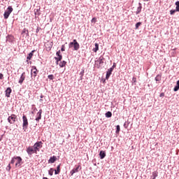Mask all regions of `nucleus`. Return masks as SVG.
<instances>
[{"instance_id":"nucleus-1","label":"nucleus","mask_w":179,"mask_h":179,"mask_svg":"<svg viewBox=\"0 0 179 179\" xmlns=\"http://www.w3.org/2000/svg\"><path fill=\"white\" fill-rule=\"evenodd\" d=\"M10 164H15L16 169L23 164V159L18 156H14L10 162Z\"/></svg>"},{"instance_id":"nucleus-2","label":"nucleus","mask_w":179,"mask_h":179,"mask_svg":"<svg viewBox=\"0 0 179 179\" xmlns=\"http://www.w3.org/2000/svg\"><path fill=\"white\" fill-rule=\"evenodd\" d=\"M103 64H106V58H104V53L101 55L96 60H95V68L100 69L103 66Z\"/></svg>"},{"instance_id":"nucleus-3","label":"nucleus","mask_w":179,"mask_h":179,"mask_svg":"<svg viewBox=\"0 0 179 179\" xmlns=\"http://www.w3.org/2000/svg\"><path fill=\"white\" fill-rule=\"evenodd\" d=\"M73 48L74 51H78L79 48H80V45H79V43H78V41L76 39H73V42H71L69 44V48Z\"/></svg>"},{"instance_id":"nucleus-4","label":"nucleus","mask_w":179,"mask_h":179,"mask_svg":"<svg viewBox=\"0 0 179 179\" xmlns=\"http://www.w3.org/2000/svg\"><path fill=\"white\" fill-rule=\"evenodd\" d=\"M26 152L27 153V155L29 156V157H31L33 156V155H37V151L34 148V145L33 146H28L27 148Z\"/></svg>"},{"instance_id":"nucleus-5","label":"nucleus","mask_w":179,"mask_h":179,"mask_svg":"<svg viewBox=\"0 0 179 179\" xmlns=\"http://www.w3.org/2000/svg\"><path fill=\"white\" fill-rule=\"evenodd\" d=\"M31 79H36L37 77V75H38V69H37V67L36 66H31Z\"/></svg>"},{"instance_id":"nucleus-6","label":"nucleus","mask_w":179,"mask_h":179,"mask_svg":"<svg viewBox=\"0 0 179 179\" xmlns=\"http://www.w3.org/2000/svg\"><path fill=\"white\" fill-rule=\"evenodd\" d=\"M29 128V120L25 115L22 116V129L26 132V130Z\"/></svg>"},{"instance_id":"nucleus-7","label":"nucleus","mask_w":179,"mask_h":179,"mask_svg":"<svg viewBox=\"0 0 179 179\" xmlns=\"http://www.w3.org/2000/svg\"><path fill=\"white\" fill-rule=\"evenodd\" d=\"M12 12H13V8H12V6H9L4 12V19H8L9 16H10V13H12Z\"/></svg>"},{"instance_id":"nucleus-8","label":"nucleus","mask_w":179,"mask_h":179,"mask_svg":"<svg viewBox=\"0 0 179 179\" xmlns=\"http://www.w3.org/2000/svg\"><path fill=\"white\" fill-rule=\"evenodd\" d=\"M16 120H17V116L15 114H12L8 116L7 121L9 124H15V122H16Z\"/></svg>"},{"instance_id":"nucleus-9","label":"nucleus","mask_w":179,"mask_h":179,"mask_svg":"<svg viewBox=\"0 0 179 179\" xmlns=\"http://www.w3.org/2000/svg\"><path fill=\"white\" fill-rule=\"evenodd\" d=\"M82 170V166L80 165H75L74 168L70 171L71 176H73L75 173H79Z\"/></svg>"},{"instance_id":"nucleus-10","label":"nucleus","mask_w":179,"mask_h":179,"mask_svg":"<svg viewBox=\"0 0 179 179\" xmlns=\"http://www.w3.org/2000/svg\"><path fill=\"white\" fill-rule=\"evenodd\" d=\"M57 57H55V59L56 61V64L58 65V62H61L62 60V55H61V50H58L56 52Z\"/></svg>"},{"instance_id":"nucleus-11","label":"nucleus","mask_w":179,"mask_h":179,"mask_svg":"<svg viewBox=\"0 0 179 179\" xmlns=\"http://www.w3.org/2000/svg\"><path fill=\"white\" fill-rule=\"evenodd\" d=\"M57 57H55V59L56 61V64L58 65V62H61L62 60V55H61V50H58L56 52Z\"/></svg>"},{"instance_id":"nucleus-12","label":"nucleus","mask_w":179,"mask_h":179,"mask_svg":"<svg viewBox=\"0 0 179 179\" xmlns=\"http://www.w3.org/2000/svg\"><path fill=\"white\" fill-rule=\"evenodd\" d=\"M6 43H10L11 44H13L15 43V36L12 34H8L6 37Z\"/></svg>"},{"instance_id":"nucleus-13","label":"nucleus","mask_w":179,"mask_h":179,"mask_svg":"<svg viewBox=\"0 0 179 179\" xmlns=\"http://www.w3.org/2000/svg\"><path fill=\"white\" fill-rule=\"evenodd\" d=\"M34 148H35V150L37 152H40V149L43 148V142L42 141H37L34 143Z\"/></svg>"},{"instance_id":"nucleus-14","label":"nucleus","mask_w":179,"mask_h":179,"mask_svg":"<svg viewBox=\"0 0 179 179\" xmlns=\"http://www.w3.org/2000/svg\"><path fill=\"white\" fill-rule=\"evenodd\" d=\"M24 79H26V73L23 72L21 74V76L20 78V80L18 81V83H20V85H23V82H24Z\"/></svg>"},{"instance_id":"nucleus-15","label":"nucleus","mask_w":179,"mask_h":179,"mask_svg":"<svg viewBox=\"0 0 179 179\" xmlns=\"http://www.w3.org/2000/svg\"><path fill=\"white\" fill-rule=\"evenodd\" d=\"M41 114H43V109H40L36 113V117L35 120L37 122H40V120H41Z\"/></svg>"},{"instance_id":"nucleus-16","label":"nucleus","mask_w":179,"mask_h":179,"mask_svg":"<svg viewBox=\"0 0 179 179\" xmlns=\"http://www.w3.org/2000/svg\"><path fill=\"white\" fill-rule=\"evenodd\" d=\"M34 52H36V50H32L29 54L27 56V62L29 64V61H31V58H33V55H34Z\"/></svg>"},{"instance_id":"nucleus-17","label":"nucleus","mask_w":179,"mask_h":179,"mask_svg":"<svg viewBox=\"0 0 179 179\" xmlns=\"http://www.w3.org/2000/svg\"><path fill=\"white\" fill-rule=\"evenodd\" d=\"M52 45H54V43L52 42H48L45 47L47 49L48 51H51V48H52Z\"/></svg>"},{"instance_id":"nucleus-18","label":"nucleus","mask_w":179,"mask_h":179,"mask_svg":"<svg viewBox=\"0 0 179 179\" xmlns=\"http://www.w3.org/2000/svg\"><path fill=\"white\" fill-rule=\"evenodd\" d=\"M113 71H114V70L111 68L108 69V71L106 72V79H107V80L110 79V76H111V74L113 73Z\"/></svg>"},{"instance_id":"nucleus-19","label":"nucleus","mask_w":179,"mask_h":179,"mask_svg":"<svg viewBox=\"0 0 179 179\" xmlns=\"http://www.w3.org/2000/svg\"><path fill=\"white\" fill-rule=\"evenodd\" d=\"M10 93H12V88L8 87L5 91L6 97H10Z\"/></svg>"},{"instance_id":"nucleus-20","label":"nucleus","mask_w":179,"mask_h":179,"mask_svg":"<svg viewBox=\"0 0 179 179\" xmlns=\"http://www.w3.org/2000/svg\"><path fill=\"white\" fill-rule=\"evenodd\" d=\"M142 12V3H138V6L137 7L136 11L135 12L136 15H139Z\"/></svg>"},{"instance_id":"nucleus-21","label":"nucleus","mask_w":179,"mask_h":179,"mask_svg":"<svg viewBox=\"0 0 179 179\" xmlns=\"http://www.w3.org/2000/svg\"><path fill=\"white\" fill-rule=\"evenodd\" d=\"M58 159L57 158V157L55 155H53L52 157H50V158L48 160V163H55V162H57Z\"/></svg>"},{"instance_id":"nucleus-22","label":"nucleus","mask_w":179,"mask_h":179,"mask_svg":"<svg viewBox=\"0 0 179 179\" xmlns=\"http://www.w3.org/2000/svg\"><path fill=\"white\" fill-rule=\"evenodd\" d=\"M21 34L22 36H26V37H29V29H26V28H24L21 32Z\"/></svg>"},{"instance_id":"nucleus-23","label":"nucleus","mask_w":179,"mask_h":179,"mask_svg":"<svg viewBox=\"0 0 179 179\" xmlns=\"http://www.w3.org/2000/svg\"><path fill=\"white\" fill-rule=\"evenodd\" d=\"M159 176V172L157 171H153L152 175L150 176V179H156Z\"/></svg>"},{"instance_id":"nucleus-24","label":"nucleus","mask_w":179,"mask_h":179,"mask_svg":"<svg viewBox=\"0 0 179 179\" xmlns=\"http://www.w3.org/2000/svg\"><path fill=\"white\" fill-rule=\"evenodd\" d=\"M106 151L104 150H101L99 152V157L101 159H104V157H106Z\"/></svg>"},{"instance_id":"nucleus-25","label":"nucleus","mask_w":179,"mask_h":179,"mask_svg":"<svg viewBox=\"0 0 179 179\" xmlns=\"http://www.w3.org/2000/svg\"><path fill=\"white\" fill-rule=\"evenodd\" d=\"M59 173H61V164H59L57 166V169L55 170V176L59 174Z\"/></svg>"},{"instance_id":"nucleus-26","label":"nucleus","mask_w":179,"mask_h":179,"mask_svg":"<svg viewBox=\"0 0 179 179\" xmlns=\"http://www.w3.org/2000/svg\"><path fill=\"white\" fill-rule=\"evenodd\" d=\"M83 76H85V69H82L81 71L80 72V79L83 80Z\"/></svg>"},{"instance_id":"nucleus-27","label":"nucleus","mask_w":179,"mask_h":179,"mask_svg":"<svg viewBox=\"0 0 179 179\" xmlns=\"http://www.w3.org/2000/svg\"><path fill=\"white\" fill-rule=\"evenodd\" d=\"M155 80L156 82L160 83V81L162 80V73L158 74V75L155 77Z\"/></svg>"},{"instance_id":"nucleus-28","label":"nucleus","mask_w":179,"mask_h":179,"mask_svg":"<svg viewBox=\"0 0 179 179\" xmlns=\"http://www.w3.org/2000/svg\"><path fill=\"white\" fill-rule=\"evenodd\" d=\"M95 47L92 49L94 52H97L99 51V43H94Z\"/></svg>"},{"instance_id":"nucleus-29","label":"nucleus","mask_w":179,"mask_h":179,"mask_svg":"<svg viewBox=\"0 0 179 179\" xmlns=\"http://www.w3.org/2000/svg\"><path fill=\"white\" fill-rule=\"evenodd\" d=\"M59 65L60 68H64V66H66V62H65V60H63L62 62H60Z\"/></svg>"},{"instance_id":"nucleus-30","label":"nucleus","mask_w":179,"mask_h":179,"mask_svg":"<svg viewBox=\"0 0 179 179\" xmlns=\"http://www.w3.org/2000/svg\"><path fill=\"white\" fill-rule=\"evenodd\" d=\"M105 117L106 118H111V117H113V113L110 111H108L106 114H105Z\"/></svg>"},{"instance_id":"nucleus-31","label":"nucleus","mask_w":179,"mask_h":179,"mask_svg":"<svg viewBox=\"0 0 179 179\" xmlns=\"http://www.w3.org/2000/svg\"><path fill=\"white\" fill-rule=\"evenodd\" d=\"M31 114H34V113H36V111H37V108L36 107V105L33 104L31 105Z\"/></svg>"},{"instance_id":"nucleus-32","label":"nucleus","mask_w":179,"mask_h":179,"mask_svg":"<svg viewBox=\"0 0 179 179\" xmlns=\"http://www.w3.org/2000/svg\"><path fill=\"white\" fill-rule=\"evenodd\" d=\"M175 5H176V10H177L178 12H179V1H176L175 3Z\"/></svg>"},{"instance_id":"nucleus-33","label":"nucleus","mask_w":179,"mask_h":179,"mask_svg":"<svg viewBox=\"0 0 179 179\" xmlns=\"http://www.w3.org/2000/svg\"><path fill=\"white\" fill-rule=\"evenodd\" d=\"M48 174L49 176H52L54 174V169L51 168L49 171H48Z\"/></svg>"},{"instance_id":"nucleus-34","label":"nucleus","mask_w":179,"mask_h":179,"mask_svg":"<svg viewBox=\"0 0 179 179\" xmlns=\"http://www.w3.org/2000/svg\"><path fill=\"white\" fill-rule=\"evenodd\" d=\"M120 131H121V129H120V125H117L115 134H120Z\"/></svg>"},{"instance_id":"nucleus-35","label":"nucleus","mask_w":179,"mask_h":179,"mask_svg":"<svg viewBox=\"0 0 179 179\" xmlns=\"http://www.w3.org/2000/svg\"><path fill=\"white\" fill-rule=\"evenodd\" d=\"M142 25V22H139L136 24V29H139V27Z\"/></svg>"},{"instance_id":"nucleus-36","label":"nucleus","mask_w":179,"mask_h":179,"mask_svg":"<svg viewBox=\"0 0 179 179\" xmlns=\"http://www.w3.org/2000/svg\"><path fill=\"white\" fill-rule=\"evenodd\" d=\"M10 164H10V162L9 164L7 166V167H6L7 171H10V170L12 169V166H10Z\"/></svg>"},{"instance_id":"nucleus-37","label":"nucleus","mask_w":179,"mask_h":179,"mask_svg":"<svg viewBox=\"0 0 179 179\" xmlns=\"http://www.w3.org/2000/svg\"><path fill=\"white\" fill-rule=\"evenodd\" d=\"M176 50H177V48H174V49H172V51H173L172 53H171V55L172 57H176Z\"/></svg>"},{"instance_id":"nucleus-38","label":"nucleus","mask_w":179,"mask_h":179,"mask_svg":"<svg viewBox=\"0 0 179 179\" xmlns=\"http://www.w3.org/2000/svg\"><path fill=\"white\" fill-rule=\"evenodd\" d=\"M48 78L50 79V80H54L55 78L54 75L52 74L48 76Z\"/></svg>"},{"instance_id":"nucleus-39","label":"nucleus","mask_w":179,"mask_h":179,"mask_svg":"<svg viewBox=\"0 0 179 179\" xmlns=\"http://www.w3.org/2000/svg\"><path fill=\"white\" fill-rule=\"evenodd\" d=\"M44 95H43V94H41V99H40V102L43 103V101H44Z\"/></svg>"},{"instance_id":"nucleus-40","label":"nucleus","mask_w":179,"mask_h":179,"mask_svg":"<svg viewBox=\"0 0 179 179\" xmlns=\"http://www.w3.org/2000/svg\"><path fill=\"white\" fill-rule=\"evenodd\" d=\"M178 90H179V87L178 85H176V86H175V87L173 88V91L178 92Z\"/></svg>"},{"instance_id":"nucleus-41","label":"nucleus","mask_w":179,"mask_h":179,"mask_svg":"<svg viewBox=\"0 0 179 179\" xmlns=\"http://www.w3.org/2000/svg\"><path fill=\"white\" fill-rule=\"evenodd\" d=\"M176 12H178L177 10H170V15H174V13H176Z\"/></svg>"},{"instance_id":"nucleus-42","label":"nucleus","mask_w":179,"mask_h":179,"mask_svg":"<svg viewBox=\"0 0 179 179\" xmlns=\"http://www.w3.org/2000/svg\"><path fill=\"white\" fill-rule=\"evenodd\" d=\"M40 30H41V27L38 26L37 28H36V34H38V33L40 31Z\"/></svg>"},{"instance_id":"nucleus-43","label":"nucleus","mask_w":179,"mask_h":179,"mask_svg":"<svg viewBox=\"0 0 179 179\" xmlns=\"http://www.w3.org/2000/svg\"><path fill=\"white\" fill-rule=\"evenodd\" d=\"M129 126V123H127V122H125L124 124V127L127 129V128H128Z\"/></svg>"},{"instance_id":"nucleus-44","label":"nucleus","mask_w":179,"mask_h":179,"mask_svg":"<svg viewBox=\"0 0 179 179\" xmlns=\"http://www.w3.org/2000/svg\"><path fill=\"white\" fill-rule=\"evenodd\" d=\"M115 68H117V64L115 62L113 63V65L110 67V69L114 70Z\"/></svg>"},{"instance_id":"nucleus-45","label":"nucleus","mask_w":179,"mask_h":179,"mask_svg":"<svg viewBox=\"0 0 179 179\" xmlns=\"http://www.w3.org/2000/svg\"><path fill=\"white\" fill-rule=\"evenodd\" d=\"M92 22H94V23H96V22H97V19L96 18V17H93L92 19V21H91Z\"/></svg>"},{"instance_id":"nucleus-46","label":"nucleus","mask_w":179,"mask_h":179,"mask_svg":"<svg viewBox=\"0 0 179 179\" xmlns=\"http://www.w3.org/2000/svg\"><path fill=\"white\" fill-rule=\"evenodd\" d=\"M61 51L62 52L65 51V45H62Z\"/></svg>"},{"instance_id":"nucleus-47","label":"nucleus","mask_w":179,"mask_h":179,"mask_svg":"<svg viewBox=\"0 0 179 179\" xmlns=\"http://www.w3.org/2000/svg\"><path fill=\"white\" fill-rule=\"evenodd\" d=\"M132 82H133V83H136V77H133Z\"/></svg>"},{"instance_id":"nucleus-48","label":"nucleus","mask_w":179,"mask_h":179,"mask_svg":"<svg viewBox=\"0 0 179 179\" xmlns=\"http://www.w3.org/2000/svg\"><path fill=\"white\" fill-rule=\"evenodd\" d=\"M0 79H3V74H2L1 73H0Z\"/></svg>"},{"instance_id":"nucleus-49","label":"nucleus","mask_w":179,"mask_h":179,"mask_svg":"<svg viewBox=\"0 0 179 179\" xmlns=\"http://www.w3.org/2000/svg\"><path fill=\"white\" fill-rule=\"evenodd\" d=\"M161 97H164V92H162L159 95Z\"/></svg>"},{"instance_id":"nucleus-50","label":"nucleus","mask_w":179,"mask_h":179,"mask_svg":"<svg viewBox=\"0 0 179 179\" xmlns=\"http://www.w3.org/2000/svg\"><path fill=\"white\" fill-rule=\"evenodd\" d=\"M2 139H3V135H1V136H0V142L2 141Z\"/></svg>"},{"instance_id":"nucleus-51","label":"nucleus","mask_w":179,"mask_h":179,"mask_svg":"<svg viewBox=\"0 0 179 179\" xmlns=\"http://www.w3.org/2000/svg\"><path fill=\"white\" fill-rule=\"evenodd\" d=\"M176 85L179 87V80L177 81Z\"/></svg>"}]
</instances>
